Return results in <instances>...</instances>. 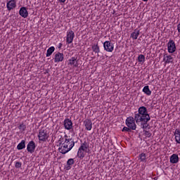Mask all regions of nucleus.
<instances>
[{
  "instance_id": "obj_27",
  "label": "nucleus",
  "mask_w": 180,
  "mask_h": 180,
  "mask_svg": "<svg viewBox=\"0 0 180 180\" xmlns=\"http://www.w3.org/2000/svg\"><path fill=\"white\" fill-rule=\"evenodd\" d=\"M138 61L139 63H144L146 61V56L144 55L141 54L138 56Z\"/></svg>"
},
{
  "instance_id": "obj_34",
  "label": "nucleus",
  "mask_w": 180,
  "mask_h": 180,
  "mask_svg": "<svg viewBox=\"0 0 180 180\" xmlns=\"http://www.w3.org/2000/svg\"><path fill=\"white\" fill-rule=\"evenodd\" d=\"M143 2H147L148 0H142Z\"/></svg>"
},
{
  "instance_id": "obj_8",
  "label": "nucleus",
  "mask_w": 180,
  "mask_h": 180,
  "mask_svg": "<svg viewBox=\"0 0 180 180\" xmlns=\"http://www.w3.org/2000/svg\"><path fill=\"white\" fill-rule=\"evenodd\" d=\"M63 126L65 130H72V121L70 118H65L63 121Z\"/></svg>"
},
{
  "instance_id": "obj_31",
  "label": "nucleus",
  "mask_w": 180,
  "mask_h": 180,
  "mask_svg": "<svg viewBox=\"0 0 180 180\" xmlns=\"http://www.w3.org/2000/svg\"><path fill=\"white\" fill-rule=\"evenodd\" d=\"M130 130H131V129H130L129 127H124L122 131H130Z\"/></svg>"
},
{
  "instance_id": "obj_14",
  "label": "nucleus",
  "mask_w": 180,
  "mask_h": 180,
  "mask_svg": "<svg viewBox=\"0 0 180 180\" xmlns=\"http://www.w3.org/2000/svg\"><path fill=\"white\" fill-rule=\"evenodd\" d=\"M19 15H21L22 18H24V19H26V18L29 16L27 8H26V7H21L19 11Z\"/></svg>"
},
{
  "instance_id": "obj_29",
  "label": "nucleus",
  "mask_w": 180,
  "mask_h": 180,
  "mask_svg": "<svg viewBox=\"0 0 180 180\" xmlns=\"http://www.w3.org/2000/svg\"><path fill=\"white\" fill-rule=\"evenodd\" d=\"M18 127L20 131H25L26 130V124L24 123L20 124Z\"/></svg>"
},
{
  "instance_id": "obj_7",
  "label": "nucleus",
  "mask_w": 180,
  "mask_h": 180,
  "mask_svg": "<svg viewBox=\"0 0 180 180\" xmlns=\"http://www.w3.org/2000/svg\"><path fill=\"white\" fill-rule=\"evenodd\" d=\"M104 50L108 53H112L115 50V45L110 41H105L103 43Z\"/></svg>"
},
{
  "instance_id": "obj_6",
  "label": "nucleus",
  "mask_w": 180,
  "mask_h": 180,
  "mask_svg": "<svg viewBox=\"0 0 180 180\" xmlns=\"http://www.w3.org/2000/svg\"><path fill=\"white\" fill-rule=\"evenodd\" d=\"M167 51L169 54H174V51H176V46L175 45V41L172 39H169L167 43Z\"/></svg>"
},
{
  "instance_id": "obj_4",
  "label": "nucleus",
  "mask_w": 180,
  "mask_h": 180,
  "mask_svg": "<svg viewBox=\"0 0 180 180\" xmlns=\"http://www.w3.org/2000/svg\"><path fill=\"white\" fill-rule=\"evenodd\" d=\"M125 124L127 127L131 129V130H136V129H137V125L136 124V114H134V117L131 116L127 117Z\"/></svg>"
},
{
  "instance_id": "obj_33",
  "label": "nucleus",
  "mask_w": 180,
  "mask_h": 180,
  "mask_svg": "<svg viewBox=\"0 0 180 180\" xmlns=\"http://www.w3.org/2000/svg\"><path fill=\"white\" fill-rule=\"evenodd\" d=\"M65 1H67V0H59V2H62V4H65Z\"/></svg>"
},
{
  "instance_id": "obj_11",
  "label": "nucleus",
  "mask_w": 180,
  "mask_h": 180,
  "mask_svg": "<svg viewBox=\"0 0 180 180\" xmlns=\"http://www.w3.org/2000/svg\"><path fill=\"white\" fill-rule=\"evenodd\" d=\"M6 8L8 11H13L16 8V0H10L6 4Z\"/></svg>"
},
{
  "instance_id": "obj_20",
  "label": "nucleus",
  "mask_w": 180,
  "mask_h": 180,
  "mask_svg": "<svg viewBox=\"0 0 180 180\" xmlns=\"http://www.w3.org/2000/svg\"><path fill=\"white\" fill-rule=\"evenodd\" d=\"M91 49L94 53L97 54V57H99V53H101V49L99 48V45H98V44H94L92 45Z\"/></svg>"
},
{
  "instance_id": "obj_10",
  "label": "nucleus",
  "mask_w": 180,
  "mask_h": 180,
  "mask_svg": "<svg viewBox=\"0 0 180 180\" xmlns=\"http://www.w3.org/2000/svg\"><path fill=\"white\" fill-rule=\"evenodd\" d=\"M64 61V53L58 52L54 56V63H62Z\"/></svg>"
},
{
  "instance_id": "obj_23",
  "label": "nucleus",
  "mask_w": 180,
  "mask_h": 180,
  "mask_svg": "<svg viewBox=\"0 0 180 180\" xmlns=\"http://www.w3.org/2000/svg\"><path fill=\"white\" fill-rule=\"evenodd\" d=\"M138 159L140 160V162H147V155L144 153H141L139 155Z\"/></svg>"
},
{
  "instance_id": "obj_17",
  "label": "nucleus",
  "mask_w": 180,
  "mask_h": 180,
  "mask_svg": "<svg viewBox=\"0 0 180 180\" xmlns=\"http://www.w3.org/2000/svg\"><path fill=\"white\" fill-rule=\"evenodd\" d=\"M163 61H165V64H171V63L174 62V58L171 55H164Z\"/></svg>"
},
{
  "instance_id": "obj_19",
  "label": "nucleus",
  "mask_w": 180,
  "mask_h": 180,
  "mask_svg": "<svg viewBox=\"0 0 180 180\" xmlns=\"http://www.w3.org/2000/svg\"><path fill=\"white\" fill-rule=\"evenodd\" d=\"M175 141L177 144H180V129H176L174 131Z\"/></svg>"
},
{
  "instance_id": "obj_18",
  "label": "nucleus",
  "mask_w": 180,
  "mask_h": 180,
  "mask_svg": "<svg viewBox=\"0 0 180 180\" xmlns=\"http://www.w3.org/2000/svg\"><path fill=\"white\" fill-rule=\"evenodd\" d=\"M74 164H75V160H74V159L70 158L68 159L67 161V164L65 166L66 169L68 171L70 169H71L72 165H74Z\"/></svg>"
},
{
  "instance_id": "obj_12",
  "label": "nucleus",
  "mask_w": 180,
  "mask_h": 180,
  "mask_svg": "<svg viewBox=\"0 0 180 180\" xmlns=\"http://www.w3.org/2000/svg\"><path fill=\"white\" fill-rule=\"evenodd\" d=\"M80 150L85 151L86 153H89V142L84 141L83 143H81L79 148Z\"/></svg>"
},
{
  "instance_id": "obj_25",
  "label": "nucleus",
  "mask_w": 180,
  "mask_h": 180,
  "mask_svg": "<svg viewBox=\"0 0 180 180\" xmlns=\"http://www.w3.org/2000/svg\"><path fill=\"white\" fill-rule=\"evenodd\" d=\"M23 148H26V141L25 140H22L17 146V150H23Z\"/></svg>"
},
{
  "instance_id": "obj_2",
  "label": "nucleus",
  "mask_w": 180,
  "mask_h": 180,
  "mask_svg": "<svg viewBox=\"0 0 180 180\" xmlns=\"http://www.w3.org/2000/svg\"><path fill=\"white\" fill-rule=\"evenodd\" d=\"M75 146L74 139L70 138L68 135L65 134L64 137L60 139V148H58L61 154H67V153L71 151Z\"/></svg>"
},
{
  "instance_id": "obj_13",
  "label": "nucleus",
  "mask_w": 180,
  "mask_h": 180,
  "mask_svg": "<svg viewBox=\"0 0 180 180\" xmlns=\"http://www.w3.org/2000/svg\"><path fill=\"white\" fill-rule=\"evenodd\" d=\"M68 65H70V67H74L75 68H77L78 67V60H77V58L72 57L68 60Z\"/></svg>"
},
{
  "instance_id": "obj_15",
  "label": "nucleus",
  "mask_w": 180,
  "mask_h": 180,
  "mask_svg": "<svg viewBox=\"0 0 180 180\" xmlns=\"http://www.w3.org/2000/svg\"><path fill=\"white\" fill-rule=\"evenodd\" d=\"M84 125L86 130L88 131H91V130H92V121H91V120H85L84 121Z\"/></svg>"
},
{
  "instance_id": "obj_1",
  "label": "nucleus",
  "mask_w": 180,
  "mask_h": 180,
  "mask_svg": "<svg viewBox=\"0 0 180 180\" xmlns=\"http://www.w3.org/2000/svg\"><path fill=\"white\" fill-rule=\"evenodd\" d=\"M135 120L136 123H143L142 129H146L148 127V122L151 120L150 114L147 111V108L144 106H141L138 109V112H135Z\"/></svg>"
},
{
  "instance_id": "obj_22",
  "label": "nucleus",
  "mask_w": 180,
  "mask_h": 180,
  "mask_svg": "<svg viewBox=\"0 0 180 180\" xmlns=\"http://www.w3.org/2000/svg\"><path fill=\"white\" fill-rule=\"evenodd\" d=\"M139 36H140V30L137 29L134 30V32L131 34V38L133 39V40H137Z\"/></svg>"
},
{
  "instance_id": "obj_24",
  "label": "nucleus",
  "mask_w": 180,
  "mask_h": 180,
  "mask_svg": "<svg viewBox=\"0 0 180 180\" xmlns=\"http://www.w3.org/2000/svg\"><path fill=\"white\" fill-rule=\"evenodd\" d=\"M142 92H143L145 95H147L148 96H151V94H153L151 90H150L149 86H145L142 89Z\"/></svg>"
},
{
  "instance_id": "obj_16",
  "label": "nucleus",
  "mask_w": 180,
  "mask_h": 180,
  "mask_svg": "<svg viewBox=\"0 0 180 180\" xmlns=\"http://www.w3.org/2000/svg\"><path fill=\"white\" fill-rule=\"evenodd\" d=\"M169 162L171 164H178L179 162V157L177 154H173L170 156Z\"/></svg>"
},
{
  "instance_id": "obj_28",
  "label": "nucleus",
  "mask_w": 180,
  "mask_h": 180,
  "mask_svg": "<svg viewBox=\"0 0 180 180\" xmlns=\"http://www.w3.org/2000/svg\"><path fill=\"white\" fill-rule=\"evenodd\" d=\"M143 135L145 136V137L150 139V137L153 136V134H151L150 131L143 130Z\"/></svg>"
},
{
  "instance_id": "obj_21",
  "label": "nucleus",
  "mask_w": 180,
  "mask_h": 180,
  "mask_svg": "<svg viewBox=\"0 0 180 180\" xmlns=\"http://www.w3.org/2000/svg\"><path fill=\"white\" fill-rule=\"evenodd\" d=\"M86 153L87 152H86L85 150H82L81 148H79L78 151H77L78 158H79L80 160H83L84 158H85V155H86Z\"/></svg>"
},
{
  "instance_id": "obj_5",
  "label": "nucleus",
  "mask_w": 180,
  "mask_h": 180,
  "mask_svg": "<svg viewBox=\"0 0 180 180\" xmlns=\"http://www.w3.org/2000/svg\"><path fill=\"white\" fill-rule=\"evenodd\" d=\"M75 37V33L74 31L70 30L66 32V44H71L74 41Z\"/></svg>"
},
{
  "instance_id": "obj_32",
  "label": "nucleus",
  "mask_w": 180,
  "mask_h": 180,
  "mask_svg": "<svg viewBox=\"0 0 180 180\" xmlns=\"http://www.w3.org/2000/svg\"><path fill=\"white\" fill-rule=\"evenodd\" d=\"M61 47H63V43H59L58 45V49H59V50H61Z\"/></svg>"
},
{
  "instance_id": "obj_30",
  "label": "nucleus",
  "mask_w": 180,
  "mask_h": 180,
  "mask_svg": "<svg viewBox=\"0 0 180 180\" xmlns=\"http://www.w3.org/2000/svg\"><path fill=\"white\" fill-rule=\"evenodd\" d=\"M15 167L16 168H22V162H15Z\"/></svg>"
},
{
  "instance_id": "obj_9",
  "label": "nucleus",
  "mask_w": 180,
  "mask_h": 180,
  "mask_svg": "<svg viewBox=\"0 0 180 180\" xmlns=\"http://www.w3.org/2000/svg\"><path fill=\"white\" fill-rule=\"evenodd\" d=\"M34 150H36V143L34 141H31L27 145V151L30 153V154H33V153H34Z\"/></svg>"
},
{
  "instance_id": "obj_26",
  "label": "nucleus",
  "mask_w": 180,
  "mask_h": 180,
  "mask_svg": "<svg viewBox=\"0 0 180 180\" xmlns=\"http://www.w3.org/2000/svg\"><path fill=\"white\" fill-rule=\"evenodd\" d=\"M56 50V48L54 46H51L47 49L46 51V57H50V56H51V54H53L54 53Z\"/></svg>"
},
{
  "instance_id": "obj_3",
  "label": "nucleus",
  "mask_w": 180,
  "mask_h": 180,
  "mask_svg": "<svg viewBox=\"0 0 180 180\" xmlns=\"http://www.w3.org/2000/svg\"><path fill=\"white\" fill-rule=\"evenodd\" d=\"M50 137V134L47 131L46 129H41L39 130L38 133V139L39 143H46Z\"/></svg>"
},
{
  "instance_id": "obj_35",
  "label": "nucleus",
  "mask_w": 180,
  "mask_h": 180,
  "mask_svg": "<svg viewBox=\"0 0 180 180\" xmlns=\"http://www.w3.org/2000/svg\"><path fill=\"white\" fill-rule=\"evenodd\" d=\"M154 179L157 180V179H158V177H155Z\"/></svg>"
}]
</instances>
